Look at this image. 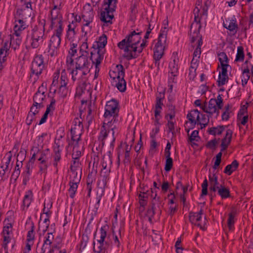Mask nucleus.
Here are the masks:
<instances>
[{"label":"nucleus","mask_w":253,"mask_h":253,"mask_svg":"<svg viewBox=\"0 0 253 253\" xmlns=\"http://www.w3.org/2000/svg\"><path fill=\"white\" fill-rule=\"evenodd\" d=\"M69 82L67 74L65 69L60 70L57 69L52 75V82L49 88V93L60 95H68L70 94V90L67 86Z\"/></svg>","instance_id":"nucleus-1"},{"label":"nucleus","mask_w":253,"mask_h":253,"mask_svg":"<svg viewBox=\"0 0 253 253\" xmlns=\"http://www.w3.org/2000/svg\"><path fill=\"white\" fill-rule=\"evenodd\" d=\"M109 228L107 224L100 228L99 238L96 240V243L93 242L94 253H105L106 251L111 246V235L108 233Z\"/></svg>","instance_id":"nucleus-2"},{"label":"nucleus","mask_w":253,"mask_h":253,"mask_svg":"<svg viewBox=\"0 0 253 253\" xmlns=\"http://www.w3.org/2000/svg\"><path fill=\"white\" fill-rule=\"evenodd\" d=\"M38 25H35L31 32V46L35 49L40 47L46 39L45 35V20Z\"/></svg>","instance_id":"nucleus-3"},{"label":"nucleus","mask_w":253,"mask_h":253,"mask_svg":"<svg viewBox=\"0 0 253 253\" xmlns=\"http://www.w3.org/2000/svg\"><path fill=\"white\" fill-rule=\"evenodd\" d=\"M107 42V38L105 34L100 36L98 40L94 42L92 48L93 49L90 52V57L95 60L96 64H100L103 59L105 50L103 48Z\"/></svg>","instance_id":"nucleus-4"},{"label":"nucleus","mask_w":253,"mask_h":253,"mask_svg":"<svg viewBox=\"0 0 253 253\" xmlns=\"http://www.w3.org/2000/svg\"><path fill=\"white\" fill-rule=\"evenodd\" d=\"M119 111V102L115 99L107 102L104 114L105 124L110 125L111 122L115 124L118 121Z\"/></svg>","instance_id":"nucleus-5"},{"label":"nucleus","mask_w":253,"mask_h":253,"mask_svg":"<svg viewBox=\"0 0 253 253\" xmlns=\"http://www.w3.org/2000/svg\"><path fill=\"white\" fill-rule=\"evenodd\" d=\"M117 0H107L103 2V6L107 5L103 11H101L100 20L104 23H112V19L114 18L113 13L117 7Z\"/></svg>","instance_id":"nucleus-6"},{"label":"nucleus","mask_w":253,"mask_h":253,"mask_svg":"<svg viewBox=\"0 0 253 253\" xmlns=\"http://www.w3.org/2000/svg\"><path fill=\"white\" fill-rule=\"evenodd\" d=\"M63 32L58 30L54 32L53 35L51 36L48 45V55L50 57H55L57 55L60 46L61 36Z\"/></svg>","instance_id":"nucleus-7"},{"label":"nucleus","mask_w":253,"mask_h":253,"mask_svg":"<svg viewBox=\"0 0 253 253\" xmlns=\"http://www.w3.org/2000/svg\"><path fill=\"white\" fill-rule=\"evenodd\" d=\"M44 58L42 54L36 55L31 63L30 77L35 75V80L39 79V76L45 69Z\"/></svg>","instance_id":"nucleus-8"},{"label":"nucleus","mask_w":253,"mask_h":253,"mask_svg":"<svg viewBox=\"0 0 253 253\" xmlns=\"http://www.w3.org/2000/svg\"><path fill=\"white\" fill-rule=\"evenodd\" d=\"M167 36V31L166 28L165 27L163 29H162L160 30L158 42L154 48V55H157V58L159 56H163L164 54V50L166 46Z\"/></svg>","instance_id":"nucleus-9"},{"label":"nucleus","mask_w":253,"mask_h":253,"mask_svg":"<svg viewBox=\"0 0 253 253\" xmlns=\"http://www.w3.org/2000/svg\"><path fill=\"white\" fill-rule=\"evenodd\" d=\"M90 69L88 68L79 67L75 65L70 71V74L72 76V80L73 82L76 81H81L85 82L87 80V75L90 73Z\"/></svg>","instance_id":"nucleus-10"},{"label":"nucleus","mask_w":253,"mask_h":253,"mask_svg":"<svg viewBox=\"0 0 253 253\" xmlns=\"http://www.w3.org/2000/svg\"><path fill=\"white\" fill-rule=\"evenodd\" d=\"M222 99L221 96H217V99H211L208 105L206 104L202 105V109L205 112L212 115L216 112L218 114V110L222 108Z\"/></svg>","instance_id":"nucleus-11"},{"label":"nucleus","mask_w":253,"mask_h":253,"mask_svg":"<svg viewBox=\"0 0 253 253\" xmlns=\"http://www.w3.org/2000/svg\"><path fill=\"white\" fill-rule=\"evenodd\" d=\"M48 18L50 21V28L51 29L54 28H56L54 32H57L58 30L63 32V17L59 10H57V11H55V12L50 11Z\"/></svg>","instance_id":"nucleus-12"},{"label":"nucleus","mask_w":253,"mask_h":253,"mask_svg":"<svg viewBox=\"0 0 253 253\" xmlns=\"http://www.w3.org/2000/svg\"><path fill=\"white\" fill-rule=\"evenodd\" d=\"M114 124H113V123L111 122L110 125L105 124V120H104L103 124L101 127L100 134L98 136V140L102 142V144H104L103 141L108 136L110 129L112 131L113 141H115L116 139L115 133L116 132L117 133L119 132V128L118 127Z\"/></svg>","instance_id":"nucleus-13"},{"label":"nucleus","mask_w":253,"mask_h":253,"mask_svg":"<svg viewBox=\"0 0 253 253\" xmlns=\"http://www.w3.org/2000/svg\"><path fill=\"white\" fill-rule=\"evenodd\" d=\"M62 137L61 136L60 138L55 139L53 147L54 153L53 166L55 168L56 171L58 170V165L61 159V153L64 147Z\"/></svg>","instance_id":"nucleus-14"},{"label":"nucleus","mask_w":253,"mask_h":253,"mask_svg":"<svg viewBox=\"0 0 253 253\" xmlns=\"http://www.w3.org/2000/svg\"><path fill=\"white\" fill-rule=\"evenodd\" d=\"M200 115V112L197 109L191 110L187 114L188 121L185 124V129L187 133L197 124Z\"/></svg>","instance_id":"nucleus-15"},{"label":"nucleus","mask_w":253,"mask_h":253,"mask_svg":"<svg viewBox=\"0 0 253 253\" xmlns=\"http://www.w3.org/2000/svg\"><path fill=\"white\" fill-rule=\"evenodd\" d=\"M54 236L52 233H47L44 237L41 251L43 253H53L54 249L58 248L57 245L53 243Z\"/></svg>","instance_id":"nucleus-16"},{"label":"nucleus","mask_w":253,"mask_h":253,"mask_svg":"<svg viewBox=\"0 0 253 253\" xmlns=\"http://www.w3.org/2000/svg\"><path fill=\"white\" fill-rule=\"evenodd\" d=\"M83 125L80 119L78 118L75 119L71 128L72 139L74 140L80 139L83 133Z\"/></svg>","instance_id":"nucleus-17"},{"label":"nucleus","mask_w":253,"mask_h":253,"mask_svg":"<svg viewBox=\"0 0 253 253\" xmlns=\"http://www.w3.org/2000/svg\"><path fill=\"white\" fill-rule=\"evenodd\" d=\"M203 214V210L201 209L199 211L197 212H190L189 213L190 221L195 225L199 227L201 229H204L205 227L206 218L205 217L202 219V215Z\"/></svg>","instance_id":"nucleus-18"},{"label":"nucleus","mask_w":253,"mask_h":253,"mask_svg":"<svg viewBox=\"0 0 253 253\" xmlns=\"http://www.w3.org/2000/svg\"><path fill=\"white\" fill-rule=\"evenodd\" d=\"M9 53L8 42H5L0 47V72L4 68L3 64L6 62Z\"/></svg>","instance_id":"nucleus-19"},{"label":"nucleus","mask_w":253,"mask_h":253,"mask_svg":"<svg viewBox=\"0 0 253 253\" xmlns=\"http://www.w3.org/2000/svg\"><path fill=\"white\" fill-rule=\"evenodd\" d=\"M171 61L169 62V74H178L179 69V58L177 53L173 52L171 57Z\"/></svg>","instance_id":"nucleus-20"},{"label":"nucleus","mask_w":253,"mask_h":253,"mask_svg":"<svg viewBox=\"0 0 253 253\" xmlns=\"http://www.w3.org/2000/svg\"><path fill=\"white\" fill-rule=\"evenodd\" d=\"M90 58L86 57L84 55H81L76 59L75 65L79 67H82L91 69L92 68V63L90 62Z\"/></svg>","instance_id":"nucleus-21"},{"label":"nucleus","mask_w":253,"mask_h":253,"mask_svg":"<svg viewBox=\"0 0 253 253\" xmlns=\"http://www.w3.org/2000/svg\"><path fill=\"white\" fill-rule=\"evenodd\" d=\"M137 44L130 43L128 51L124 53L123 55V57L128 61L137 58L138 54L137 53L138 47L137 46Z\"/></svg>","instance_id":"nucleus-22"},{"label":"nucleus","mask_w":253,"mask_h":253,"mask_svg":"<svg viewBox=\"0 0 253 253\" xmlns=\"http://www.w3.org/2000/svg\"><path fill=\"white\" fill-rule=\"evenodd\" d=\"M210 181V191L211 196L214 194L217 189L220 187V185L218 182L217 176L215 174H209V175Z\"/></svg>","instance_id":"nucleus-23"},{"label":"nucleus","mask_w":253,"mask_h":253,"mask_svg":"<svg viewBox=\"0 0 253 253\" xmlns=\"http://www.w3.org/2000/svg\"><path fill=\"white\" fill-rule=\"evenodd\" d=\"M20 36L21 34L18 35L17 34H13L11 36L9 45L8 44L9 48L11 47L14 51L19 48L22 42V38ZM7 42H8V41Z\"/></svg>","instance_id":"nucleus-24"},{"label":"nucleus","mask_w":253,"mask_h":253,"mask_svg":"<svg viewBox=\"0 0 253 253\" xmlns=\"http://www.w3.org/2000/svg\"><path fill=\"white\" fill-rule=\"evenodd\" d=\"M248 60H246L243 65L244 69L242 71V75L241 76V81L243 86L245 85L250 78V71L249 66L248 65Z\"/></svg>","instance_id":"nucleus-25"},{"label":"nucleus","mask_w":253,"mask_h":253,"mask_svg":"<svg viewBox=\"0 0 253 253\" xmlns=\"http://www.w3.org/2000/svg\"><path fill=\"white\" fill-rule=\"evenodd\" d=\"M233 134V131L230 129H228L226 131V134L224 137L222 139L221 144V151L225 150L230 144Z\"/></svg>","instance_id":"nucleus-26"},{"label":"nucleus","mask_w":253,"mask_h":253,"mask_svg":"<svg viewBox=\"0 0 253 253\" xmlns=\"http://www.w3.org/2000/svg\"><path fill=\"white\" fill-rule=\"evenodd\" d=\"M86 94L91 95V91L89 85H87L85 82L80 83L76 88V93L75 95H82Z\"/></svg>","instance_id":"nucleus-27"},{"label":"nucleus","mask_w":253,"mask_h":253,"mask_svg":"<svg viewBox=\"0 0 253 253\" xmlns=\"http://www.w3.org/2000/svg\"><path fill=\"white\" fill-rule=\"evenodd\" d=\"M237 214V209L235 207H232L227 220V225L229 230H233L234 229V225L236 220L235 216Z\"/></svg>","instance_id":"nucleus-28"},{"label":"nucleus","mask_w":253,"mask_h":253,"mask_svg":"<svg viewBox=\"0 0 253 253\" xmlns=\"http://www.w3.org/2000/svg\"><path fill=\"white\" fill-rule=\"evenodd\" d=\"M43 100V98L42 97L41 98V101L40 102H37V97L33 98L34 103L33 106L31 107L30 111L29 112L28 114V119H30V121L32 119H34L35 116L38 112V106L40 105L42 103V101Z\"/></svg>","instance_id":"nucleus-29"},{"label":"nucleus","mask_w":253,"mask_h":253,"mask_svg":"<svg viewBox=\"0 0 253 253\" xmlns=\"http://www.w3.org/2000/svg\"><path fill=\"white\" fill-rule=\"evenodd\" d=\"M164 203L161 197H155L152 199L151 202V207L154 209V210L158 211L159 215L161 214V209L163 207Z\"/></svg>","instance_id":"nucleus-30"},{"label":"nucleus","mask_w":253,"mask_h":253,"mask_svg":"<svg viewBox=\"0 0 253 253\" xmlns=\"http://www.w3.org/2000/svg\"><path fill=\"white\" fill-rule=\"evenodd\" d=\"M28 26L26 22L22 19H18L15 20V25L13 28L14 33L19 34H21V32L25 30Z\"/></svg>","instance_id":"nucleus-31"},{"label":"nucleus","mask_w":253,"mask_h":253,"mask_svg":"<svg viewBox=\"0 0 253 253\" xmlns=\"http://www.w3.org/2000/svg\"><path fill=\"white\" fill-rule=\"evenodd\" d=\"M200 29L196 28H195L193 32L192 31L191 32L190 30V39L192 43H194L196 41H197L196 44H198L200 40L203 43L202 36L200 34Z\"/></svg>","instance_id":"nucleus-32"},{"label":"nucleus","mask_w":253,"mask_h":253,"mask_svg":"<svg viewBox=\"0 0 253 253\" xmlns=\"http://www.w3.org/2000/svg\"><path fill=\"white\" fill-rule=\"evenodd\" d=\"M33 194L31 190H28L26 192L23 200V210L25 208L27 209L33 201Z\"/></svg>","instance_id":"nucleus-33"},{"label":"nucleus","mask_w":253,"mask_h":253,"mask_svg":"<svg viewBox=\"0 0 253 253\" xmlns=\"http://www.w3.org/2000/svg\"><path fill=\"white\" fill-rule=\"evenodd\" d=\"M77 26V24L75 23H71L68 25L66 36L69 41H73L75 36L76 34L75 29Z\"/></svg>","instance_id":"nucleus-34"},{"label":"nucleus","mask_w":253,"mask_h":253,"mask_svg":"<svg viewBox=\"0 0 253 253\" xmlns=\"http://www.w3.org/2000/svg\"><path fill=\"white\" fill-rule=\"evenodd\" d=\"M164 99V96L163 97H157L156 98V102L155 105V117L156 119L158 120V116H160V113L162 109V106L164 105L163 104V100Z\"/></svg>","instance_id":"nucleus-35"},{"label":"nucleus","mask_w":253,"mask_h":253,"mask_svg":"<svg viewBox=\"0 0 253 253\" xmlns=\"http://www.w3.org/2000/svg\"><path fill=\"white\" fill-rule=\"evenodd\" d=\"M239 166V163L237 160H234L232 163L228 165L224 170V172L228 175H230L232 173L235 171Z\"/></svg>","instance_id":"nucleus-36"},{"label":"nucleus","mask_w":253,"mask_h":253,"mask_svg":"<svg viewBox=\"0 0 253 253\" xmlns=\"http://www.w3.org/2000/svg\"><path fill=\"white\" fill-rule=\"evenodd\" d=\"M127 38V36L123 39L122 41L118 43V47L121 50H123L124 53L128 51V48L130 46V42Z\"/></svg>","instance_id":"nucleus-37"},{"label":"nucleus","mask_w":253,"mask_h":253,"mask_svg":"<svg viewBox=\"0 0 253 253\" xmlns=\"http://www.w3.org/2000/svg\"><path fill=\"white\" fill-rule=\"evenodd\" d=\"M12 158V153L11 151L7 152L4 156L2 160V165L0 166L1 168H3L5 170H7L8 166Z\"/></svg>","instance_id":"nucleus-38"},{"label":"nucleus","mask_w":253,"mask_h":253,"mask_svg":"<svg viewBox=\"0 0 253 253\" xmlns=\"http://www.w3.org/2000/svg\"><path fill=\"white\" fill-rule=\"evenodd\" d=\"M77 169H71L70 182L79 183L81 179V171L78 173Z\"/></svg>","instance_id":"nucleus-39"},{"label":"nucleus","mask_w":253,"mask_h":253,"mask_svg":"<svg viewBox=\"0 0 253 253\" xmlns=\"http://www.w3.org/2000/svg\"><path fill=\"white\" fill-rule=\"evenodd\" d=\"M127 38L129 39L130 43L138 44L141 40V36L136 34L135 32H131L127 35Z\"/></svg>","instance_id":"nucleus-40"},{"label":"nucleus","mask_w":253,"mask_h":253,"mask_svg":"<svg viewBox=\"0 0 253 253\" xmlns=\"http://www.w3.org/2000/svg\"><path fill=\"white\" fill-rule=\"evenodd\" d=\"M218 194L222 198L225 199L230 197V191L229 189L222 185H220L217 190Z\"/></svg>","instance_id":"nucleus-41"},{"label":"nucleus","mask_w":253,"mask_h":253,"mask_svg":"<svg viewBox=\"0 0 253 253\" xmlns=\"http://www.w3.org/2000/svg\"><path fill=\"white\" fill-rule=\"evenodd\" d=\"M225 126H218L217 127H212L209 129L208 132L209 134L216 135H220L223 132L225 129Z\"/></svg>","instance_id":"nucleus-42"},{"label":"nucleus","mask_w":253,"mask_h":253,"mask_svg":"<svg viewBox=\"0 0 253 253\" xmlns=\"http://www.w3.org/2000/svg\"><path fill=\"white\" fill-rule=\"evenodd\" d=\"M223 26L229 31L233 32L238 28V25L236 19L230 20L229 22L226 20V23H223ZM236 32V31H235L234 33Z\"/></svg>","instance_id":"nucleus-43"},{"label":"nucleus","mask_w":253,"mask_h":253,"mask_svg":"<svg viewBox=\"0 0 253 253\" xmlns=\"http://www.w3.org/2000/svg\"><path fill=\"white\" fill-rule=\"evenodd\" d=\"M209 122V118L208 116L205 114H201L200 116H199V119L198 121L197 125H200L201 128L202 129L208 125Z\"/></svg>","instance_id":"nucleus-44"},{"label":"nucleus","mask_w":253,"mask_h":253,"mask_svg":"<svg viewBox=\"0 0 253 253\" xmlns=\"http://www.w3.org/2000/svg\"><path fill=\"white\" fill-rule=\"evenodd\" d=\"M112 163V158L110 155L104 156L101 163L102 168L104 169H107L108 166L110 167Z\"/></svg>","instance_id":"nucleus-45"},{"label":"nucleus","mask_w":253,"mask_h":253,"mask_svg":"<svg viewBox=\"0 0 253 253\" xmlns=\"http://www.w3.org/2000/svg\"><path fill=\"white\" fill-rule=\"evenodd\" d=\"M201 15H194V21L191 25L190 31H192L193 28L194 27L196 29H201L202 26L201 24Z\"/></svg>","instance_id":"nucleus-46"},{"label":"nucleus","mask_w":253,"mask_h":253,"mask_svg":"<svg viewBox=\"0 0 253 253\" xmlns=\"http://www.w3.org/2000/svg\"><path fill=\"white\" fill-rule=\"evenodd\" d=\"M78 183L69 182L70 188L68 190V192L69 196L71 198H74L75 196L78 187Z\"/></svg>","instance_id":"nucleus-47"},{"label":"nucleus","mask_w":253,"mask_h":253,"mask_svg":"<svg viewBox=\"0 0 253 253\" xmlns=\"http://www.w3.org/2000/svg\"><path fill=\"white\" fill-rule=\"evenodd\" d=\"M245 58L244 48L242 46H239L237 48V53L236 56L235 61H243Z\"/></svg>","instance_id":"nucleus-48"},{"label":"nucleus","mask_w":253,"mask_h":253,"mask_svg":"<svg viewBox=\"0 0 253 253\" xmlns=\"http://www.w3.org/2000/svg\"><path fill=\"white\" fill-rule=\"evenodd\" d=\"M118 82L116 84V87L121 92H124L126 89V82L124 78L118 79Z\"/></svg>","instance_id":"nucleus-49"},{"label":"nucleus","mask_w":253,"mask_h":253,"mask_svg":"<svg viewBox=\"0 0 253 253\" xmlns=\"http://www.w3.org/2000/svg\"><path fill=\"white\" fill-rule=\"evenodd\" d=\"M115 70L117 72L118 79L124 78L125 74V70L122 64H118L116 66Z\"/></svg>","instance_id":"nucleus-50"},{"label":"nucleus","mask_w":253,"mask_h":253,"mask_svg":"<svg viewBox=\"0 0 253 253\" xmlns=\"http://www.w3.org/2000/svg\"><path fill=\"white\" fill-rule=\"evenodd\" d=\"M218 60L220 63V65L228 64V58L224 52H221L218 54Z\"/></svg>","instance_id":"nucleus-51"},{"label":"nucleus","mask_w":253,"mask_h":253,"mask_svg":"<svg viewBox=\"0 0 253 253\" xmlns=\"http://www.w3.org/2000/svg\"><path fill=\"white\" fill-rule=\"evenodd\" d=\"M248 104V103L246 102L245 104L241 105V108L240 109L238 113L237 117L245 116L246 115H248L247 111Z\"/></svg>","instance_id":"nucleus-52"},{"label":"nucleus","mask_w":253,"mask_h":253,"mask_svg":"<svg viewBox=\"0 0 253 253\" xmlns=\"http://www.w3.org/2000/svg\"><path fill=\"white\" fill-rule=\"evenodd\" d=\"M199 138L200 137L199 136V131L195 130L192 132L191 135L189 136V139L191 143H193L194 144H195L194 141H198Z\"/></svg>","instance_id":"nucleus-53"},{"label":"nucleus","mask_w":253,"mask_h":253,"mask_svg":"<svg viewBox=\"0 0 253 253\" xmlns=\"http://www.w3.org/2000/svg\"><path fill=\"white\" fill-rule=\"evenodd\" d=\"M37 154L40 155L38 161L40 162H47V152L40 151L39 150H38Z\"/></svg>","instance_id":"nucleus-54"},{"label":"nucleus","mask_w":253,"mask_h":253,"mask_svg":"<svg viewBox=\"0 0 253 253\" xmlns=\"http://www.w3.org/2000/svg\"><path fill=\"white\" fill-rule=\"evenodd\" d=\"M158 213V211L154 210V209L151 208V207L147 210L146 212V215L148 217L149 221L150 222L152 221L154 215Z\"/></svg>","instance_id":"nucleus-55"},{"label":"nucleus","mask_w":253,"mask_h":253,"mask_svg":"<svg viewBox=\"0 0 253 253\" xmlns=\"http://www.w3.org/2000/svg\"><path fill=\"white\" fill-rule=\"evenodd\" d=\"M83 147H82L81 148H73V153H72V159H79L81 156V152L83 150Z\"/></svg>","instance_id":"nucleus-56"},{"label":"nucleus","mask_w":253,"mask_h":253,"mask_svg":"<svg viewBox=\"0 0 253 253\" xmlns=\"http://www.w3.org/2000/svg\"><path fill=\"white\" fill-rule=\"evenodd\" d=\"M12 225L11 223H5L3 228V234H10L12 232Z\"/></svg>","instance_id":"nucleus-57"},{"label":"nucleus","mask_w":253,"mask_h":253,"mask_svg":"<svg viewBox=\"0 0 253 253\" xmlns=\"http://www.w3.org/2000/svg\"><path fill=\"white\" fill-rule=\"evenodd\" d=\"M40 171L41 173L45 174L47 172V162H40L39 166Z\"/></svg>","instance_id":"nucleus-58"},{"label":"nucleus","mask_w":253,"mask_h":253,"mask_svg":"<svg viewBox=\"0 0 253 253\" xmlns=\"http://www.w3.org/2000/svg\"><path fill=\"white\" fill-rule=\"evenodd\" d=\"M202 45V42H201V40L199 42V43L197 45V47L194 50L193 57L199 58L200 57V55L201 53V46Z\"/></svg>","instance_id":"nucleus-59"},{"label":"nucleus","mask_w":253,"mask_h":253,"mask_svg":"<svg viewBox=\"0 0 253 253\" xmlns=\"http://www.w3.org/2000/svg\"><path fill=\"white\" fill-rule=\"evenodd\" d=\"M26 155V151L23 148H21V150L17 156V161L22 162Z\"/></svg>","instance_id":"nucleus-60"},{"label":"nucleus","mask_w":253,"mask_h":253,"mask_svg":"<svg viewBox=\"0 0 253 253\" xmlns=\"http://www.w3.org/2000/svg\"><path fill=\"white\" fill-rule=\"evenodd\" d=\"M228 80V76H224L221 75H219L218 79L217 81L218 85L219 86H221L225 84L226 82H227Z\"/></svg>","instance_id":"nucleus-61"},{"label":"nucleus","mask_w":253,"mask_h":253,"mask_svg":"<svg viewBox=\"0 0 253 253\" xmlns=\"http://www.w3.org/2000/svg\"><path fill=\"white\" fill-rule=\"evenodd\" d=\"M208 182L206 178H205L203 183L202 184V194L201 196H205L208 194Z\"/></svg>","instance_id":"nucleus-62"},{"label":"nucleus","mask_w":253,"mask_h":253,"mask_svg":"<svg viewBox=\"0 0 253 253\" xmlns=\"http://www.w3.org/2000/svg\"><path fill=\"white\" fill-rule=\"evenodd\" d=\"M173 166V161L172 158L166 159L165 170L166 171H169L172 168Z\"/></svg>","instance_id":"nucleus-63"},{"label":"nucleus","mask_w":253,"mask_h":253,"mask_svg":"<svg viewBox=\"0 0 253 253\" xmlns=\"http://www.w3.org/2000/svg\"><path fill=\"white\" fill-rule=\"evenodd\" d=\"M249 120V116L248 115H246L245 116H241L237 117V121L239 122V124L243 126H245Z\"/></svg>","instance_id":"nucleus-64"}]
</instances>
